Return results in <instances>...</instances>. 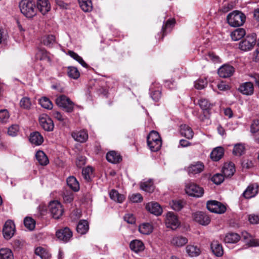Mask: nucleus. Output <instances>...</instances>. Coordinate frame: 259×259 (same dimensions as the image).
<instances>
[{
	"label": "nucleus",
	"mask_w": 259,
	"mask_h": 259,
	"mask_svg": "<svg viewBox=\"0 0 259 259\" xmlns=\"http://www.w3.org/2000/svg\"><path fill=\"white\" fill-rule=\"evenodd\" d=\"M21 12L26 17L31 18L36 15L37 9L32 0H22L19 3Z\"/></svg>",
	"instance_id": "obj_1"
},
{
	"label": "nucleus",
	"mask_w": 259,
	"mask_h": 259,
	"mask_svg": "<svg viewBox=\"0 0 259 259\" xmlns=\"http://www.w3.org/2000/svg\"><path fill=\"white\" fill-rule=\"evenodd\" d=\"M147 145L152 152L158 151L162 145L161 139L158 132L151 131L147 138Z\"/></svg>",
	"instance_id": "obj_2"
},
{
	"label": "nucleus",
	"mask_w": 259,
	"mask_h": 259,
	"mask_svg": "<svg viewBox=\"0 0 259 259\" xmlns=\"http://www.w3.org/2000/svg\"><path fill=\"white\" fill-rule=\"evenodd\" d=\"M227 19L231 26L238 27L244 23L245 16L241 12L235 11L228 15Z\"/></svg>",
	"instance_id": "obj_3"
},
{
	"label": "nucleus",
	"mask_w": 259,
	"mask_h": 259,
	"mask_svg": "<svg viewBox=\"0 0 259 259\" xmlns=\"http://www.w3.org/2000/svg\"><path fill=\"white\" fill-rule=\"evenodd\" d=\"M256 37L255 34L248 35L239 44V48L241 50L247 52L251 50L255 46Z\"/></svg>",
	"instance_id": "obj_4"
},
{
	"label": "nucleus",
	"mask_w": 259,
	"mask_h": 259,
	"mask_svg": "<svg viewBox=\"0 0 259 259\" xmlns=\"http://www.w3.org/2000/svg\"><path fill=\"white\" fill-rule=\"evenodd\" d=\"M56 104L61 107L67 112H71L73 110L74 103L66 96L61 95L56 99Z\"/></svg>",
	"instance_id": "obj_5"
},
{
	"label": "nucleus",
	"mask_w": 259,
	"mask_h": 259,
	"mask_svg": "<svg viewBox=\"0 0 259 259\" xmlns=\"http://www.w3.org/2000/svg\"><path fill=\"white\" fill-rule=\"evenodd\" d=\"M185 191L188 195L195 197H201L204 194V190L202 188L192 183L186 184Z\"/></svg>",
	"instance_id": "obj_6"
},
{
	"label": "nucleus",
	"mask_w": 259,
	"mask_h": 259,
	"mask_svg": "<svg viewBox=\"0 0 259 259\" xmlns=\"http://www.w3.org/2000/svg\"><path fill=\"white\" fill-rule=\"evenodd\" d=\"M49 208L53 217L56 219H59L64 212L62 204L57 200L50 202Z\"/></svg>",
	"instance_id": "obj_7"
},
{
	"label": "nucleus",
	"mask_w": 259,
	"mask_h": 259,
	"mask_svg": "<svg viewBox=\"0 0 259 259\" xmlns=\"http://www.w3.org/2000/svg\"><path fill=\"white\" fill-rule=\"evenodd\" d=\"M206 206L207 209L212 212L223 213L226 210V207L224 204L215 200L207 201Z\"/></svg>",
	"instance_id": "obj_8"
},
{
	"label": "nucleus",
	"mask_w": 259,
	"mask_h": 259,
	"mask_svg": "<svg viewBox=\"0 0 259 259\" xmlns=\"http://www.w3.org/2000/svg\"><path fill=\"white\" fill-rule=\"evenodd\" d=\"M15 232V226L11 220H8L4 224L3 232L5 239L9 240L11 238Z\"/></svg>",
	"instance_id": "obj_9"
},
{
	"label": "nucleus",
	"mask_w": 259,
	"mask_h": 259,
	"mask_svg": "<svg viewBox=\"0 0 259 259\" xmlns=\"http://www.w3.org/2000/svg\"><path fill=\"white\" fill-rule=\"evenodd\" d=\"M165 224L167 228L175 230L180 226V223L177 217L173 212H168L166 214Z\"/></svg>",
	"instance_id": "obj_10"
},
{
	"label": "nucleus",
	"mask_w": 259,
	"mask_h": 259,
	"mask_svg": "<svg viewBox=\"0 0 259 259\" xmlns=\"http://www.w3.org/2000/svg\"><path fill=\"white\" fill-rule=\"evenodd\" d=\"M40 125L42 128L46 131L53 130L54 125L53 120L47 115H41L39 118Z\"/></svg>",
	"instance_id": "obj_11"
},
{
	"label": "nucleus",
	"mask_w": 259,
	"mask_h": 259,
	"mask_svg": "<svg viewBox=\"0 0 259 259\" xmlns=\"http://www.w3.org/2000/svg\"><path fill=\"white\" fill-rule=\"evenodd\" d=\"M71 136L75 141L79 143H84L89 138L88 131L85 130L73 131L71 133Z\"/></svg>",
	"instance_id": "obj_12"
},
{
	"label": "nucleus",
	"mask_w": 259,
	"mask_h": 259,
	"mask_svg": "<svg viewBox=\"0 0 259 259\" xmlns=\"http://www.w3.org/2000/svg\"><path fill=\"white\" fill-rule=\"evenodd\" d=\"M193 217L195 222L202 225H207L210 222L209 217L203 212H196L193 214Z\"/></svg>",
	"instance_id": "obj_13"
},
{
	"label": "nucleus",
	"mask_w": 259,
	"mask_h": 259,
	"mask_svg": "<svg viewBox=\"0 0 259 259\" xmlns=\"http://www.w3.org/2000/svg\"><path fill=\"white\" fill-rule=\"evenodd\" d=\"M258 192V186L256 184H250L242 193V196L245 199H250L255 197Z\"/></svg>",
	"instance_id": "obj_14"
},
{
	"label": "nucleus",
	"mask_w": 259,
	"mask_h": 259,
	"mask_svg": "<svg viewBox=\"0 0 259 259\" xmlns=\"http://www.w3.org/2000/svg\"><path fill=\"white\" fill-rule=\"evenodd\" d=\"M57 237L64 242L68 241L72 236V232L67 227L58 230L56 232Z\"/></svg>",
	"instance_id": "obj_15"
},
{
	"label": "nucleus",
	"mask_w": 259,
	"mask_h": 259,
	"mask_svg": "<svg viewBox=\"0 0 259 259\" xmlns=\"http://www.w3.org/2000/svg\"><path fill=\"white\" fill-rule=\"evenodd\" d=\"M204 165L202 162H195L189 165L187 168V171L189 175H195L202 172L204 169Z\"/></svg>",
	"instance_id": "obj_16"
},
{
	"label": "nucleus",
	"mask_w": 259,
	"mask_h": 259,
	"mask_svg": "<svg viewBox=\"0 0 259 259\" xmlns=\"http://www.w3.org/2000/svg\"><path fill=\"white\" fill-rule=\"evenodd\" d=\"M234 72V68L229 65H224L221 67L218 70V74L223 78H227L233 75Z\"/></svg>",
	"instance_id": "obj_17"
},
{
	"label": "nucleus",
	"mask_w": 259,
	"mask_h": 259,
	"mask_svg": "<svg viewBox=\"0 0 259 259\" xmlns=\"http://www.w3.org/2000/svg\"><path fill=\"white\" fill-rule=\"evenodd\" d=\"M37 8L42 14L45 15L50 11L51 5L48 0H37Z\"/></svg>",
	"instance_id": "obj_18"
},
{
	"label": "nucleus",
	"mask_w": 259,
	"mask_h": 259,
	"mask_svg": "<svg viewBox=\"0 0 259 259\" xmlns=\"http://www.w3.org/2000/svg\"><path fill=\"white\" fill-rule=\"evenodd\" d=\"M147 210L150 213L156 215H159L162 213V209L160 205L156 202H150L146 205Z\"/></svg>",
	"instance_id": "obj_19"
},
{
	"label": "nucleus",
	"mask_w": 259,
	"mask_h": 259,
	"mask_svg": "<svg viewBox=\"0 0 259 259\" xmlns=\"http://www.w3.org/2000/svg\"><path fill=\"white\" fill-rule=\"evenodd\" d=\"M29 141L32 144L39 146L43 143L44 138L39 132H34L30 134Z\"/></svg>",
	"instance_id": "obj_20"
},
{
	"label": "nucleus",
	"mask_w": 259,
	"mask_h": 259,
	"mask_svg": "<svg viewBox=\"0 0 259 259\" xmlns=\"http://www.w3.org/2000/svg\"><path fill=\"white\" fill-rule=\"evenodd\" d=\"M242 237L247 242L249 246H258L259 239H253L252 236L246 231L242 232Z\"/></svg>",
	"instance_id": "obj_21"
},
{
	"label": "nucleus",
	"mask_w": 259,
	"mask_h": 259,
	"mask_svg": "<svg viewBox=\"0 0 259 259\" xmlns=\"http://www.w3.org/2000/svg\"><path fill=\"white\" fill-rule=\"evenodd\" d=\"M235 171V165L232 162L225 163L223 168V174L225 177L229 178L232 176Z\"/></svg>",
	"instance_id": "obj_22"
},
{
	"label": "nucleus",
	"mask_w": 259,
	"mask_h": 259,
	"mask_svg": "<svg viewBox=\"0 0 259 259\" xmlns=\"http://www.w3.org/2000/svg\"><path fill=\"white\" fill-rule=\"evenodd\" d=\"M130 247L132 250L138 253L144 250L145 246L144 243L139 240H134L131 242Z\"/></svg>",
	"instance_id": "obj_23"
},
{
	"label": "nucleus",
	"mask_w": 259,
	"mask_h": 259,
	"mask_svg": "<svg viewBox=\"0 0 259 259\" xmlns=\"http://www.w3.org/2000/svg\"><path fill=\"white\" fill-rule=\"evenodd\" d=\"M239 90L244 95H251L253 93V85L251 82H246L241 84Z\"/></svg>",
	"instance_id": "obj_24"
},
{
	"label": "nucleus",
	"mask_w": 259,
	"mask_h": 259,
	"mask_svg": "<svg viewBox=\"0 0 259 259\" xmlns=\"http://www.w3.org/2000/svg\"><path fill=\"white\" fill-rule=\"evenodd\" d=\"M180 133L182 136L188 139H192L194 136V132L192 129L186 124L181 125Z\"/></svg>",
	"instance_id": "obj_25"
},
{
	"label": "nucleus",
	"mask_w": 259,
	"mask_h": 259,
	"mask_svg": "<svg viewBox=\"0 0 259 259\" xmlns=\"http://www.w3.org/2000/svg\"><path fill=\"white\" fill-rule=\"evenodd\" d=\"M240 239L239 235L235 233H229L225 235L224 241L225 243L233 244L237 243Z\"/></svg>",
	"instance_id": "obj_26"
},
{
	"label": "nucleus",
	"mask_w": 259,
	"mask_h": 259,
	"mask_svg": "<svg viewBox=\"0 0 259 259\" xmlns=\"http://www.w3.org/2000/svg\"><path fill=\"white\" fill-rule=\"evenodd\" d=\"M106 159L112 163H117L121 160L120 155L114 151L108 152L106 154Z\"/></svg>",
	"instance_id": "obj_27"
},
{
	"label": "nucleus",
	"mask_w": 259,
	"mask_h": 259,
	"mask_svg": "<svg viewBox=\"0 0 259 259\" xmlns=\"http://www.w3.org/2000/svg\"><path fill=\"white\" fill-rule=\"evenodd\" d=\"M187 242L188 239L182 236H175L171 240V243L172 245L179 247L184 246Z\"/></svg>",
	"instance_id": "obj_28"
},
{
	"label": "nucleus",
	"mask_w": 259,
	"mask_h": 259,
	"mask_svg": "<svg viewBox=\"0 0 259 259\" xmlns=\"http://www.w3.org/2000/svg\"><path fill=\"white\" fill-rule=\"evenodd\" d=\"M211 249L217 256H221L223 254L222 246L217 241H213L211 244Z\"/></svg>",
	"instance_id": "obj_29"
},
{
	"label": "nucleus",
	"mask_w": 259,
	"mask_h": 259,
	"mask_svg": "<svg viewBox=\"0 0 259 259\" xmlns=\"http://www.w3.org/2000/svg\"><path fill=\"white\" fill-rule=\"evenodd\" d=\"M89 229L88 222L84 220H80L76 227L77 232L81 235L85 234Z\"/></svg>",
	"instance_id": "obj_30"
},
{
	"label": "nucleus",
	"mask_w": 259,
	"mask_h": 259,
	"mask_svg": "<svg viewBox=\"0 0 259 259\" xmlns=\"http://www.w3.org/2000/svg\"><path fill=\"white\" fill-rule=\"evenodd\" d=\"M186 251L191 257L197 256L200 253V248L197 246L194 245H188L186 247Z\"/></svg>",
	"instance_id": "obj_31"
},
{
	"label": "nucleus",
	"mask_w": 259,
	"mask_h": 259,
	"mask_svg": "<svg viewBox=\"0 0 259 259\" xmlns=\"http://www.w3.org/2000/svg\"><path fill=\"white\" fill-rule=\"evenodd\" d=\"M37 59L50 63L52 61L51 55L45 50H39L36 54Z\"/></svg>",
	"instance_id": "obj_32"
},
{
	"label": "nucleus",
	"mask_w": 259,
	"mask_h": 259,
	"mask_svg": "<svg viewBox=\"0 0 259 259\" xmlns=\"http://www.w3.org/2000/svg\"><path fill=\"white\" fill-rule=\"evenodd\" d=\"M79 7L84 12H90L93 9L91 0H78Z\"/></svg>",
	"instance_id": "obj_33"
},
{
	"label": "nucleus",
	"mask_w": 259,
	"mask_h": 259,
	"mask_svg": "<svg viewBox=\"0 0 259 259\" xmlns=\"http://www.w3.org/2000/svg\"><path fill=\"white\" fill-rule=\"evenodd\" d=\"M66 181L68 186L73 191L77 192L79 190V183L74 177H69Z\"/></svg>",
	"instance_id": "obj_34"
},
{
	"label": "nucleus",
	"mask_w": 259,
	"mask_h": 259,
	"mask_svg": "<svg viewBox=\"0 0 259 259\" xmlns=\"http://www.w3.org/2000/svg\"><path fill=\"white\" fill-rule=\"evenodd\" d=\"M246 32L243 28H237L231 32L230 35L234 41H237L245 36Z\"/></svg>",
	"instance_id": "obj_35"
},
{
	"label": "nucleus",
	"mask_w": 259,
	"mask_h": 259,
	"mask_svg": "<svg viewBox=\"0 0 259 259\" xmlns=\"http://www.w3.org/2000/svg\"><path fill=\"white\" fill-rule=\"evenodd\" d=\"M36 158L41 165H46L49 163V159L46 154L42 151H38L35 154Z\"/></svg>",
	"instance_id": "obj_36"
},
{
	"label": "nucleus",
	"mask_w": 259,
	"mask_h": 259,
	"mask_svg": "<svg viewBox=\"0 0 259 259\" xmlns=\"http://www.w3.org/2000/svg\"><path fill=\"white\" fill-rule=\"evenodd\" d=\"M224 154V149L223 148L219 147L214 148L210 154L211 158L214 161L219 160Z\"/></svg>",
	"instance_id": "obj_37"
},
{
	"label": "nucleus",
	"mask_w": 259,
	"mask_h": 259,
	"mask_svg": "<svg viewBox=\"0 0 259 259\" xmlns=\"http://www.w3.org/2000/svg\"><path fill=\"white\" fill-rule=\"evenodd\" d=\"M41 41L45 46L51 48L56 43V38L53 35H47L42 37Z\"/></svg>",
	"instance_id": "obj_38"
},
{
	"label": "nucleus",
	"mask_w": 259,
	"mask_h": 259,
	"mask_svg": "<svg viewBox=\"0 0 259 259\" xmlns=\"http://www.w3.org/2000/svg\"><path fill=\"white\" fill-rule=\"evenodd\" d=\"M14 254L11 249L8 248L0 249V259H14Z\"/></svg>",
	"instance_id": "obj_39"
},
{
	"label": "nucleus",
	"mask_w": 259,
	"mask_h": 259,
	"mask_svg": "<svg viewBox=\"0 0 259 259\" xmlns=\"http://www.w3.org/2000/svg\"><path fill=\"white\" fill-rule=\"evenodd\" d=\"M153 226L149 223H143L139 227V232L145 235H148L153 231Z\"/></svg>",
	"instance_id": "obj_40"
},
{
	"label": "nucleus",
	"mask_w": 259,
	"mask_h": 259,
	"mask_svg": "<svg viewBox=\"0 0 259 259\" xmlns=\"http://www.w3.org/2000/svg\"><path fill=\"white\" fill-rule=\"evenodd\" d=\"M109 195L111 199L118 203H122L125 199V197L123 195L119 194L115 190L111 191Z\"/></svg>",
	"instance_id": "obj_41"
},
{
	"label": "nucleus",
	"mask_w": 259,
	"mask_h": 259,
	"mask_svg": "<svg viewBox=\"0 0 259 259\" xmlns=\"http://www.w3.org/2000/svg\"><path fill=\"white\" fill-rule=\"evenodd\" d=\"M140 187L142 190L148 193L152 192L154 189L153 182L151 180L142 182Z\"/></svg>",
	"instance_id": "obj_42"
},
{
	"label": "nucleus",
	"mask_w": 259,
	"mask_h": 259,
	"mask_svg": "<svg viewBox=\"0 0 259 259\" xmlns=\"http://www.w3.org/2000/svg\"><path fill=\"white\" fill-rule=\"evenodd\" d=\"M245 147L244 144L241 143L236 144L234 145L233 153L234 155L240 156L244 153Z\"/></svg>",
	"instance_id": "obj_43"
},
{
	"label": "nucleus",
	"mask_w": 259,
	"mask_h": 259,
	"mask_svg": "<svg viewBox=\"0 0 259 259\" xmlns=\"http://www.w3.org/2000/svg\"><path fill=\"white\" fill-rule=\"evenodd\" d=\"M199 105L202 110L203 111L204 114L205 112H208L212 106L207 100L205 99H201L199 101Z\"/></svg>",
	"instance_id": "obj_44"
},
{
	"label": "nucleus",
	"mask_w": 259,
	"mask_h": 259,
	"mask_svg": "<svg viewBox=\"0 0 259 259\" xmlns=\"http://www.w3.org/2000/svg\"><path fill=\"white\" fill-rule=\"evenodd\" d=\"M35 253L36 255H39L42 259H48L51 256L49 252L42 247H37L35 250Z\"/></svg>",
	"instance_id": "obj_45"
},
{
	"label": "nucleus",
	"mask_w": 259,
	"mask_h": 259,
	"mask_svg": "<svg viewBox=\"0 0 259 259\" xmlns=\"http://www.w3.org/2000/svg\"><path fill=\"white\" fill-rule=\"evenodd\" d=\"M25 227L30 231L33 230L35 226V221L31 217H27L24 220Z\"/></svg>",
	"instance_id": "obj_46"
},
{
	"label": "nucleus",
	"mask_w": 259,
	"mask_h": 259,
	"mask_svg": "<svg viewBox=\"0 0 259 259\" xmlns=\"http://www.w3.org/2000/svg\"><path fill=\"white\" fill-rule=\"evenodd\" d=\"M19 104L23 109L29 110L31 108L32 103L29 98L24 97L21 99Z\"/></svg>",
	"instance_id": "obj_47"
},
{
	"label": "nucleus",
	"mask_w": 259,
	"mask_h": 259,
	"mask_svg": "<svg viewBox=\"0 0 259 259\" xmlns=\"http://www.w3.org/2000/svg\"><path fill=\"white\" fill-rule=\"evenodd\" d=\"M68 54L72 57L73 59L77 61L79 63H80L83 67H87L88 65L87 63L83 61L82 58L79 56L76 53L69 51L68 52Z\"/></svg>",
	"instance_id": "obj_48"
},
{
	"label": "nucleus",
	"mask_w": 259,
	"mask_h": 259,
	"mask_svg": "<svg viewBox=\"0 0 259 259\" xmlns=\"http://www.w3.org/2000/svg\"><path fill=\"white\" fill-rule=\"evenodd\" d=\"M10 115L6 109L0 110V123L6 124L8 122Z\"/></svg>",
	"instance_id": "obj_49"
},
{
	"label": "nucleus",
	"mask_w": 259,
	"mask_h": 259,
	"mask_svg": "<svg viewBox=\"0 0 259 259\" xmlns=\"http://www.w3.org/2000/svg\"><path fill=\"white\" fill-rule=\"evenodd\" d=\"M39 104L45 109H52L53 108V104L51 101L46 97H42L39 100Z\"/></svg>",
	"instance_id": "obj_50"
},
{
	"label": "nucleus",
	"mask_w": 259,
	"mask_h": 259,
	"mask_svg": "<svg viewBox=\"0 0 259 259\" xmlns=\"http://www.w3.org/2000/svg\"><path fill=\"white\" fill-rule=\"evenodd\" d=\"M67 73L70 77L73 79H77L80 76V73L78 69L74 67H68L67 69Z\"/></svg>",
	"instance_id": "obj_51"
},
{
	"label": "nucleus",
	"mask_w": 259,
	"mask_h": 259,
	"mask_svg": "<svg viewBox=\"0 0 259 259\" xmlns=\"http://www.w3.org/2000/svg\"><path fill=\"white\" fill-rule=\"evenodd\" d=\"M184 202L181 200H172L170 205L171 207L175 210L179 211L184 206Z\"/></svg>",
	"instance_id": "obj_52"
},
{
	"label": "nucleus",
	"mask_w": 259,
	"mask_h": 259,
	"mask_svg": "<svg viewBox=\"0 0 259 259\" xmlns=\"http://www.w3.org/2000/svg\"><path fill=\"white\" fill-rule=\"evenodd\" d=\"M83 178L87 181L91 180V175L93 174V168L92 167L88 166L82 169V171Z\"/></svg>",
	"instance_id": "obj_53"
},
{
	"label": "nucleus",
	"mask_w": 259,
	"mask_h": 259,
	"mask_svg": "<svg viewBox=\"0 0 259 259\" xmlns=\"http://www.w3.org/2000/svg\"><path fill=\"white\" fill-rule=\"evenodd\" d=\"M19 131V126L17 124H13L8 129V134L12 137L16 136Z\"/></svg>",
	"instance_id": "obj_54"
},
{
	"label": "nucleus",
	"mask_w": 259,
	"mask_h": 259,
	"mask_svg": "<svg viewBox=\"0 0 259 259\" xmlns=\"http://www.w3.org/2000/svg\"><path fill=\"white\" fill-rule=\"evenodd\" d=\"M224 177L223 175L217 174L212 177L211 180L215 184L219 185L224 181Z\"/></svg>",
	"instance_id": "obj_55"
},
{
	"label": "nucleus",
	"mask_w": 259,
	"mask_h": 259,
	"mask_svg": "<svg viewBox=\"0 0 259 259\" xmlns=\"http://www.w3.org/2000/svg\"><path fill=\"white\" fill-rule=\"evenodd\" d=\"M207 83L205 79H200L195 82V87L197 89L201 90L206 86Z\"/></svg>",
	"instance_id": "obj_56"
},
{
	"label": "nucleus",
	"mask_w": 259,
	"mask_h": 259,
	"mask_svg": "<svg viewBox=\"0 0 259 259\" xmlns=\"http://www.w3.org/2000/svg\"><path fill=\"white\" fill-rule=\"evenodd\" d=\"M129 199L132 202L138 203L143 200V197L139 193L133 194L129 196Z\"/></svg>",
	"instance_id": "obj_57"
},
{
	"label": "nucleus",
	"mask_w": 259,
	"mask_h": 259,
	"mask_svg": "<svg viewBox=\"0 0 259 259\" xmlns=\"http://www.w3.org/2000/svg\"><path fill=\"white\" fill-rule=\"evenodd\" d=\"M175 23V20L174 19L168 20L166 21L165 24L162 26V30L163 31V35H164L166 29L171 28L174 25Z\"/></svg>",
	"instance_id": "obj_58"
},
{
	"label": "nucleus",
	"mask_w": 259,
	"mask_h": 259,
	"mask_svg": "<svg viewBox=\"0 0 259 259\" xmlns=\"http://www.w3.org/2000/svg\"><path fill=\"white\" fill-rule=\"evenodd\" d=\"M86 163V158L82 155H78L76 158V164L77 167H81Z\"/></svg>",
	"instance_id": "obj_59"
},
{
	"label": "nucleus",
	"mask_w": 259,
	"mask_h": 259,
	"mask_svg": "<svg viewBox=\"0 0 259 259\" xmlns=\"http://www.w3.org/2000/svg\"><path fill=\"white\" fill-rule=\"evenodd\" d=\"M250 131L253 134L259 132V120H255L251 125Z\"/></svg>",
	"instance_id": "obj_60"
},
{
	"label": "nucleus",
	"mask_w": 259,
	"mask_h": 259,
	"mask_svg": "<svg viewBox=\"0 0 259 259\" xmlns=\"http://www.w3.org/2000/svg\"><path fill=\"white\" fill-rule=\"evenodd\" d=\"M248 220L252 224H259V214H251L248 215Z\"/></svg>",
	"instance_id": "obj_61"
},
{
	"label": "nucleus",
	"mask_w": 259,
	"mask_h": 259,
	"mask_svg": "<svg viewBox=\"0 0 259 259\" xmlns=\"http://www.w3.org/2000/svg\"><path fill=\"white\" fill-rule=\"evenodd\" d=\"M52 116L56 118L57 120L60 122H64L66 119V117L63 116L60 112L57 111H52Z\"/></svg>",
	"instance_id": "obj_62"
},
{
	"label": "nucleus",
	"mask_w": 259,
	"mask_h": 259,
	"mask_svg": "<svg viewBox=\"0 0 259 259\" xmlns=\"http://www.w3.org/2000/svg\"><path fill=\"white\" fill-rule=\"evenodd\" d=\"M124 220L128 224H133L136 222V219L131 213L126 214L124 217Z\"/></svg>",
	"instance_id": "obj_63"
},
{
	"label": "nucleus",
	"mask_w": 259,
	"mask_h": 259,
	"mask_svg": "<svg viewBox=\"0 0 259 259\" xmlns=\"http://www.w3.org/2000/svg\"><path fill=\"white\" fill-rule=\"evenodd\" d=\"M151 97L154 101H158L161 98L160 91L159 90L153 91L151 94Z\"/></svg>",
	"instance_id": "obj_64"
}]
</instances>
